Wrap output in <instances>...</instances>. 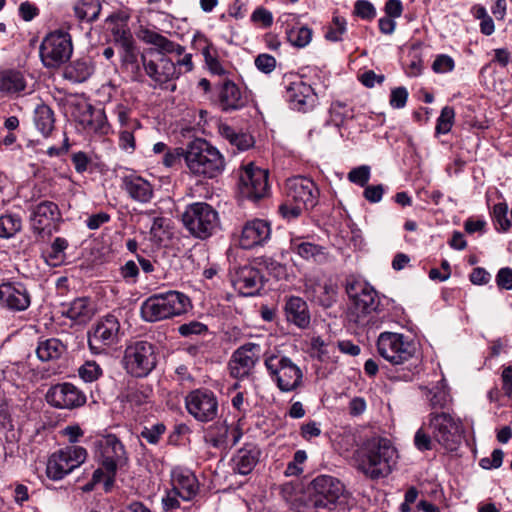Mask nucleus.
I'll return each mask as SVG.
<instances>
[{"label": "nucleus", "mask_w": 512, "mask_h": 512, "mask_svg": "<svg viewBox=\"0 0 512 512\" xmlns=\"http://www.w3.org/2000/svg\"><path fill=\"white\" fill-rule=\"evenodd\" d=\"M205 42L206 45L202 48V55L209 71L215 75H223L225 73V69L218 60L215 48L211 43H208L207 40H205Z\"/></svg>", "instance_id": "45"}, {"label": "nucleus", "mask_w": 512, "mask_h": 512, "mask_svg": "<svg viewBox=\"0 0 512 512\" xmlns=\"http://www.w3.org/2000/svg\"><path fill=\"white\" fill-rule=\"evenodd\" d=\"M397 458V449L390 439L373 436L359 450L358 470L371 480L385 478L392 472Z\"/></svg>", "instance_id": "1"}, {"label": "nucleus", "mask_w": 512, "mask_h": 512, "mask_svg": "<svg viewBox=\"0 0 512 512\" xmlns=\"http://www.w3.org/2000/svg\"><path fill=\"white\" fill-rule=\"evenodd\" d=\"M379 355L390 364L403 365L414 358L416 344L409 337L395 332H382L377 339Z\"/></svg>", "instance_id": "9"}, {"label": "nucleus", "mask_w": 512, "mask_h": 512, "mask_svg": "<svg viewBox=\"0 0 512 512\" xmlns=\"http://www.w3.org/2000/svg\"><path fill=\"white\" fill-rule=\"evenodd\" d=\"M87 455V450L77 445L67 446L54 452L47 462V477L54 481L63 479L84 463Z\"/></svg>", "instance_id": "12"}, {"label": "nucleus", "mask_w": 512, "mask_h": 512, "mask_svg": "<svg viewBox=\"0 0 512 512\" xmlns=\"http://www.w3.org/2000/svg\"><path fill=\"white\" fill-rule=\"evenodd\" d=\"M67 350V346L58 338L40 339L36 355L42 362L58 360Z\"/></svg>", "instance_id": "32"}, {"label": "nucleus", "mask_w": 512, "mask_h": 512, "mask_svg": "<svg viewBox=\"0 0 512 512\" xmlns=\"http://www.w3.org/2000/svg\"><path fill=\"white\" fill-rule=\"evenodd\" d=\"M270 237V223L266 220L254 219L243 226L239 244L243 249H252L264 245Z\"/></svg>", "instance_id": "24"}, {"label": "nucleus", "mask_w": 512, "mask_h": 512, "mask_svg": "<svg viewBox=\"0 0 512 512\" xmlns=\"http://www.w3.org/2000/svg\"><path fill=\"white\" fill-rule=\"evenodd\" d=\"M408 99V91L405 87H397L391 90L389 103L394 109L405 107Z\"/></svg>", "instance_id": "63"}, {"label": "nucleus", "mask_w": 512, "mask_h": 512, "mask_svg": "<svg viewBox=\"0 0 512 512\" xmlns=\"http://www.w3.org/2000/svg\"><path fill=\"white\" fill-rule=\"evenodd\" d=\"M207 441L215 448L229 445V426L226 422H217L207 433Z\"/></svg>", "instance_id": "42"}, {"label": "nucleus", "mask_w": 512, "mask_h": 512, "mask_svg": "<svg viewBox=\"0 0 512 512\" xmlns=\"http://www.w3.org/2000/svg\"><path fill=\"white\" fill-rule=\"evenodd\" d=\"M232 282L243 296H254L263 287V275L259 269L244 265L235 270Z\"/></svg>", "instance_id": "23"}, {"label": "nucleus", "mask_w": 512, "mask_h": 512, "mask_svg": "<svg viewBox=\"0 0 512 512\" xmlns=\"http://www.w3.org/2000/svg\"><path fill=\"white\" fill-rule=\"evenodd\" d=\"M140 312L143 320L150 323L169 319L164 292L155 293L144 300Z\"/></svg>", "instance_id": "27"}, {"label": "nucleus", "mask_w": 512, "mask_h": 512, "mask_svg": "<svg viewBox=\"0 0 512 512\" xmlns=\"http://www.w3.org/2000/svg\"><path fill=\"white\" fill-rule=\"evenodd\" d=\"M181 220L192 236L202 240L211 237L220 227L218 212L206 202L187 205Z\"/></svg>", "instance_id": "5"}, {"label": "nucleus", "mask_w": 512, "mask_h": 512, "mask_svg": "<svg viewBox=\"0 0 512 512\" xmlns=\"http://www.w3.org/2000/svg\"><path fill=\"white\" fill-rule=\"evenodd\" d=\"M313 31L307 26H293L286 29V38L288 42L297 48L306 47L312 40Z\"/></svg>", "instance_id": "39"}, {"label": "nucleus", "mask_w": 512, "mask_h": 512, "mask_svg": "<svg viewBox=\"0 0 512 512\" xmlns=\"http://www.w3.org/2000/svg\"><path fill=\"white\" fill-rule=\"evenodd\" d=\"M124 368L136 378L148 376L157 365V352L154 344L148 341H136L124 351Z\"/></svg>", "instance_id": "10"}, {"label": "nucleus", "mask_w": 512, "mask_h": 512, "mask_svg": "<svg viewBox=\"0 0 512 512\" xmlns=\"http://www.w3.org/2000/svg\"><path fill=\"white\" fill-rule=\"evenodd\" d=\"M94 72V67L88 59H77L70 62L64 69L63 76L73 83L86 81Z\"/></svg>", "instance_id": "35"}, {"label": "nucleus", "mask_w": 512, "mask_h": 512, "mask_svg": "<svg viewBox=\"0 0 512 512\" xmlns=\"http://www.w3.org/2000/svg\"><path fill=\"white\" fill-rule=\"evenodd\" d=\"M34 123L38 131L48 137L54 129L55 117L53 110L46 104L42 103L35 108Z\"/></svg>", "instance_id": "38"}, {"label": "nucleus", "mask_w": 512, "mask_h": 512, "mask_svg": "<svg viewBox=\"0 0 512 512\" xmlns=\"http://www.w3.org/2000/svg\"><path fill=\"white\" fill-rule=\"evenodd\" d=\"M0 305L12 312H22L31 305V294L21 282L0 284Z\"/></svg>", "instance_id": "22"}, {"label": "nucleus", "mask_w": 512, "mask_h": 512, "mask_svg": "<svg viewBox=\"0 0 512 512\" xmlns=\"http://www.w3.org/2000/svg\"><path fill=\"white\" fill-rule=\"evenodd\" d=\"M260 454V449L256 445L246 444L233 457L234 471L241 475H248L258 463Z\"/></svg>", "instance_id": "30"}, {"label": "nucleus", "mask_w": 512, "mask_h": 512, "mask_svg": "<svg viewBox=\"0 0 512 512\" xmlns=\"http://www.w3.org/2000/svg\"><path fill=\"white\" fill-rule=\"evenodd\" d=\"M220 135L229 141L232 146H235L239 151H245L254 145L253 137L245 132L237 131L235 128L228 124H221L219 126Z\"/></svg>", "instance_id": "36"}, {"label": "nucleus", "mask_w": 512, "mask_h": 512, "mask_svg": "<svg viewBox=\"0 0 512 512\" xmlns=\"http://www.w3.org/2000/svg\"><path fill=\"white\" fill-rule=\"evenodd\" d=\"M101 8L99 0H82L74 7V12L79 20L93 22L98 19Z\"/></svg>", "instance_id": "41"}, {"label": "nucleus", "mask_w": 512, "mask_h": 512, "mask_svg": "<svg viewBox=\"0 0 512 512\" xmlns=\"http://www.w3.org/2000/svg\"><path fill=\"white\" fill-rule=\"evenodd\" d=\"M354 9L356 15L365 20H371L376 16L373 4L367 0L356 1Z\"/></svg>", "instance_id": "61"}, {"label": "nucleus", "mask_w": 512, "mask_h": 512, "mask_svg": "<svg viewBox=\"0 0 512 512\" xmlns=\"http://www.w3.org/2000/svg\"><path fill=\"white\" fill-rule=\"evenodd\" d=\"M213 103L222 112H234L247 106L249 97L235 82L223 79L214 85Z\"/></svg>", "instance_id": "14"}, {"label": "nucleus", "mask_w": 512, "mask_h": 512, "mask_svg": "<svg viewBox=\"0 0 512 512\" xmlns=\"http://www.w3.org/2000/svg\"><path fill=\"white\" fill-rule=\"evenodd\" d=\"M121 66L134 82H144L143 66L140 65L136 43L119 49Z\"/></svg>", "instance_id": "28"}, {"label": "nucleus", "mask_w": 512, "mask_h": 512, "mask_svg": "<svg viewBox=\"0 0 512 512\" xmlns=\"http://www.w3.org/2000/svg\"><path fill=\"white\" fill-rule=\"evenodd\" d=\"M454 67V60L446 54L438 55L432 64V69L436 73L450 72Z\"/></svg>", "instance_id": "62"}, {"label": "nucleus", "mask_w": 512, "mask_h": 512, "mask_svg": "<svg viewBox=\"0 0 512 512\" xmlns=\"http://www.w3.org/2000/svg\"><path fill=\"white\" fill-rule=\"evenodd\" d=\"M173 489L181 493L185 501L192 500L199 491V482L195 474L186 468L177 467L172 471Z\"/></svg>", "instance_id": "26"}, {"label": "nucleus", "mask_w": 512, "mask_h": 512, "mask_svg": "<svg viewBox=\"0 0 512 512\" xmlns=\"http://www.w3.org/2000/svg\"><path fill=\"white\" fill-rule=\"evenodd\" d=\"M47 403L58 409H76L82 407L86 401L85 393L69 382L52 385L46 393Z\"/></svg>", "instance_id": "18"}, {"label": "nucleus", "mask_w": 512, "mask_h": 512, "mask_svg": "<svg viewBox=\"0 0 512 512\" xmlns=\"http://www.w3.org/2000/svg\"><path fill=\"white\" fill-rule=\"evenodd\" d=\"M370 179V167L366 165L359 166L357 168L352 169L348 173V180L354 184H357L361 187L367 185Z\"/></svg>", "instance_id": "57"}, {"label": "nucleus", "mask_w": 512, "mask_h": 512, "mask_svg": "<svg viewBox=\"0 0 512 512\" xmlns=\"http://www.w3.org/2000/svg\"><path fill=\"white\" fill-rule=\"evenodd\" d=\"M165 432L166 426L163 423H156L151 427H144L139 437L149 444L156 445Z\"/></svg>", "instance_id": "49"}, {"label": "nucleus", "mask_w": 512, "mask_h": 512, "mask_svg": "<svg viewBox=\"0 0 512 512\" xmlns=\"http://www.w3.org/2000/svg\"><path fill=\"white\" fill-rule=\"evenodd\" d=\"M62 313L71 320L85 323L93 316L94 308L89 298L80 297L70 302Z\"/></svg>", "instance_id": "33"}, {"label": "nucleus", "mask_w": 512, "mask_h": 512, "mask_svg": "<svg viewBox=\"0 0 512 512\" xmlns=\"http://www.w3.org/2000/svg\"><path fill=\"white\" fill-rule=\"evenodd\" d=\"M120 323L116 316L108 314L98 321L88 335V346L93 354H102L118 342Z\"/></svg>", "instance_id": "15"}, {"label": "nucleus", "mask_w": 512, "mask_h": 512, "mask_svg": "<svg viewBox=\"0 0 512 512\" xmlns=\"http://www.w3.org/2000/svg\"><path fill=\"white\" fill-rule=\"evenodd\" d=\"M292 250L305 260H313L317 263H324L328 259L325 248L311 242L300 241L299 239L291 242Z\"/></svg>", "instance_id": "34"}, {"label": "nucleus", "mask_w": 512, "mask_h": 512, "mask_svg": "<svg viewBox=\"0 0 512 512\" xmlns=\"http://www.w3.org/2000/svg\"><path fill=\"white\" fill-rule=\"evenodd\" d=\"M185 163L195 176L215 178L225 168V160L219 150L201 138L188 143L185 148Z\"/></svg>", "instance_id": "3"}, {"label": "nucleus", "mask_w": 512, "mask_h": 512, "mask_svg": "<svg viewBox=\"0 0 512 512\" xmlns=\"http://www.w3.org/2000/svg\"><path fill=\"white\" fill-rule=\"evenodd\" d=\"M507 213L508 206L506 203H497L494 205L492 211L493 219L495 224L499 226L498 229L502 231H507L511 226V222L507 217Z\"/></svg>", "instance_id": "50"}, {"label": "nucleus", "mask_w": 512, "mask_h": 512, "mask_svg": "<svg viewBox=\"0 0 512 512\" xmlns=\"http://www.w3.org/2000/svg\"><path fill=\"white\" fill-rule=\"evenodd\" d=\"M346 31V21L344 18L335 16L332 20V26L325 33L327 40L338 42L342 40V35Z\"/></svg>", "instance_id": "52"}, {"label": "nucleus", "mask_w": 512, "mask_h": 512, "mask_svg": "<svg viewBox=\"0 0 512 512\" xmlns=\"http://www.w3.org/2000/svg\"><path fill=\"white\" fill-rule=\"evenodd\" d=\"M260 352V345L251 342L237 348L228 363L231 377L244 379L250 376L260 359Z\"/></svg>", "instance_id": "17"}, {"label": "nucleus", "mask_w": 512, "mask_h": 512, "mask_svg": "<svg viewBox=\"0 0 512 512\" xmlns=\"http://www.w3.org/2000/svg\"><path fill=\"white\" fill-rule=\"evenodd\" d=\"M125 397L127 402L131 405L141 406L147 402L149 398V390L144 386L129 387Z\"/></svg>", "instance_id": "53"}, {"label": "nucleus", "mask_w": 512, "mask_h": 512, "mask_svg": "<svg viewBox=\"0 0 512 512\" xmlns=\"http://www.w3.org/2000/svg\"><path fill=\"white\" fill-rule=\"evenodd\" d=\"M26 81L20 71L4 70L0 72V92L5 94H16L23 91Z\"/></svg>", "instance_id": "37"}, {"label": "nucleus", "mask_w": 512, "mask_h": 512, "mask_svg": "<svg viewBox=\"0 0 512 512\" xmlns=\"http://www.w3.org/2000/svg\"><path fill=\"white\" fill-rule=\"evenodd\" d=\"M112 35L114 37L115 45L119 49L136 43L130 29L126 26H117L113 28Z\"/></svg>", "instance_id": "51"}, {"label": "nucleus", "mask_w": 512, "mask_h": 512, "mask_svg": "<svg viewBox=\"0 0 512 512\" xmlns=\"http://www.w3.org/2000/svg\"><path fill=\"white\" fill-rule=\"evenodd\" d=\"M122 279L128 284H135L138 281L139 267L133 260H128L119 268Z\"/></svg>", "instance_id": "56"}, {"label": "nucleus", "mask_w": 512, "mask_h": 512, "mask_svg": "<svg viewBox=\"0 0 512 512\" xmlns=\"http://www.w3.org/2000/svg\"><path fill=\"white\" fill-rule=\"evenodd\" d=\"M304 210H306L305 207H301V205L294 203L293 201H289L287 197L285 202L278 208L279 214L287 220L298 218Z\"/></svg>", "instance_id": "55"}, {"label": "nucleus", "mask_w": 512, "mask_h": 512, "mask_svg": "<svg viewBox=\"0 0 512 512\" xmlns=\"http://www.w3.org/2000/svg\"><path fill=\"white\" fill-rule=\"evenodd\" d=\"M429 405L432 410H443L447 408L451 402L449 392L443 387H433L428 394Z\"/></svg>", "instance_id": "44"}, {"label": "nucleus", "mask_w": 512, "mask_h": 512, "mask_svg": "<svg viewBox=\"0 0 512 512\" xmlns=\"http://www.w3.org/2000/svg\"><path fill=\"white\" fill-rule=\"evenodd\" d=\"M285 193L289 201L305 207L306 210L314 208L318 203L319 190L316 184L311 179L303 176L287 179Z\"/></svg>", "instance_id": "19"}, {"label": "nucleus", "mask_w": 512, "mask_h": 512, "mask_svg": "<svg viewBox=\"0 0 512 512\" xmlns=\"http://www.w3.org/2000/svg\"><path fill=\"white\" fill-rule=\"evenodd\" d=\"M185 407L195 420L207 423L218 416V399L215 393L206 388L192 390L185 397Z\"/></svg>", "instance_id": "13"}, {"label": "nucleus", "mask_w": 512, "mask_h": 512, "mask_svg": "<svg viewBox=\"0 0 512 512\" xmlns=\"http://www.w3.org/2000/svg\"><path fill=\"white\" fill-rule=\"evenodd\" d=\"M281 86L283 87V97L291 109L305 113L315 106L317 96L313 88L305 83L300 75L284 74Z\"/></svg>", "instance_id": "11"}, {"label": "nucleus", "mask_w": 512, "mask_h": 512, "mask_svg": "<svg viewBox=\"0 0 512 512\" xmlns=\"http://www.w3.org/2000/svg\"><path fill=\"white\" fill-rule=\"evenodd\" d=\"M425 427H427L426 423L416 431L414 436V445L422 452L432 449L433 438L431 433L428 430H425Z\"/></svg>", "instance_id": "54"}, {"label": "nucleus", "mask_w": 512, "mask_h": 512, "mask_svg": "<svg viewBox=\"0 0 512 512\" xmlns=\"http://www.w3.org/2000/svg\"><path fill=\"white\" fill-rule=\"evenodd\" d=\"M140 59L144 75H147L159 86L178 78L180 74V72L177 71L176 64L164 55H160L156 59H148L146 55L142 54Z\"/></svg>", "instance_id": "21"}, {"label": "nucleus", "mask_w": 512, "mask_h": 512, "mask_svg": "<svg viewBox=\"0 0 512 512\" xmlns=\"http://www.w3.org/2000/svg\"><path fill=\"white\" fill-rule=\"evenodd\" d=\"M166 310L169 319L186 314L192 309V302L188 295L176 290L164 292Z\"/></svg>", "instance_id": "31"}, {"label": "nucleus", "mask_w": 512, "mask_h": 512, "mask_svg": "<svg viewBox=\"0 0 512 512\" xmlns=\"http://www.w3.org/2000/svg\"><path fill=\"white\" fill-rule=\"evenodd\" d=\"M503 457L504 453L501 449H494L490 457L480 459L479 465L486 470L496 469L502 465Z\"/></svg>", "instance_id": "59"}, {"label": "nucleus", "mask_w": 512, "mask_h": 512, "mask_svg": "<svg viewBox=\"0 0 512 512\" xmlns=\"http://www.w3.org/2000/svg\"><path fill=\"white\" fill-rule=\"evenodd\" d=\"M121 188L134 201L148 203L153 198V186L146 179L135 174H129L122 178Z\"/></svg>", "instance_id": "25"}, {"label": "nucleus", "mask_w": 512, "mask_h": 512, "mask_svg": "<svg viewBox=\"0 0 512 512\" xmlns=\"http://www.w3.org/2000/svg\"><path fill=\"white\" fill-rule=\"evenodd\" d=\"M207 331V325L199 321H191L189 323L181 324L178 327V333L183 337H188L191 335H201Z\"/></svg>", "instance_id": "58"}, {"label": "nucleus", "mask_w": 512, "mask_h": 512, "mask_svg": "<svg viewBox=\"0 0 512 512\" xmlns=\"http://www.w3.org/2000/svg\"><path fill=\"white\" fill-rule=\"evenodd\" d=\"M255 66L259 71L269 74L276 67V59L270 54L262 53L255 58Z\"/></svg>", "instance_id": "60"}, {"label": "nucleus", "mask_w": 512, "mask_h": 512, "mask_svg": "<svg viewBox=\"0 0 512 512\" xmlns=\"http://www.w3.org/2000/svg\"><path fill=\"white\" fill-rule=\"evenodd\" d=\"M346 293L351 300L349 320L359 327L369 326L379 299L376 290L367 282L350 277L346 280Z\"/></svg>", "instance_id": "4"}, {"label": "nucleus", "mask_w": 512, "mask_h": 512, "mask_svg": "<svg viewBox=\"0 0 512 512\" xmlns=\"http://www.w3.org/2000/svg\"><path fill=\"white\" fill-rule=\"evenodd\" d=\"M73 43L69 32L62 29L48 33L39 47V55L46 68H58L72 56Z\"/></svg>", "instance_id": "8"}, {"label": "nucleus", "mask_w": 512, "mask_h": 512, "mask_svg": "<svg viewBox=\"0 0 512 512\" xmlns=\"http://www.w3.org/2000/svg\"><path fill=\"white\" fill-rule=\"evenodd\" d=\"M427 429L439 445L449 451L457 449L462 438V422L445 411H432L427 416Z\"/></svg>", "instance_id": "6"}, {"label": "nucleus", "mask_w": 512, "mask_h": 512, "mask_svg": "<svg viewBox=\"0 0 512 512\" xmlns=\"http://www.w3.org/2000/svg\"><path fill=\"white\" fill-rule=\"evenodd\" d=\"M141 126L138 120H133V125L129 128H124L119 133V147L128 152L133 153L136 149V141L133 130Z\"/></svg>", "instance_id": "47"}, {"label": "nucleus", "mask_w": 512, "mask_h": 512, "mask_svg": "<svg viewBox=\"0 0 512 512\" xmlns=\"http://www.w3.org/2000/svg\"><path fill=\"white\" fill-rule=\"evenodd\" d=\"M263 362L271 381L281 392H296L304 387L303 368L283 351L265 352Z\"/></svg>", "instance_id": "2"}, {"label": "nucleus", "mask_w": 512, "mask_h": 512, "mask_svg": "<svg viewBox=\"0 0 512 512\" xmlns=\"http://www.w3.org/2000/svg\"><path fill=\"white\" fill-rule=\"evenodd\" d=\"M60 221H62L60 209L52 201H42L31 210V228L39 236H42L46 231L51 235V227Z\"/></svg>", "instance_id": "20"}, {"label": "nucleus", "mask_w": 512, "mask_h": 512, "mask_svg": "<svg viewBox=\"0 0 512 512\" xmlns=\"http://www.w3.org/2000/svg\"><path fill=\"white\" fill-rule=\"evenodd\" d=\"M455 110L451 106L442 108L439 117L437 118L435 131L436 134H447L451 131L454 124Z\"/></svg>", "instance_id": "46"}, {"label": "nucleus", "mask_w": 512, "mask_h": 512, "mask_svg": "<svg viewBox=\"0 0 512 512\" xmlns=\"http://www.w3.org/2000/svg\"><path fill=\"white\" fill-rule=\"evenodd\" d=\"M22 220L19 215L5 214L0 216V238L8 239L21 230Z\"/></svg>", "instance_id": "43"}, {"label": "nucleus", "mask_w": 512, "mask_h": 512, "mask_svg": "<svg viewBox=\"0 0 512 512\" xmlns=\"http://www.w3.org/2000/svg\"><path fill=\"white\" fill-rule=\"evenodd\" d=\"M238 187L243 198L261 199L268 192V171L249 163L240 173Z\"/></svg>", "instance_id": "16"}, {"label": "nucleus", "mask_w": 512, "mask_h": 512, "mask_svg": "<svg viewBox=\"0 0 512 512\" xmlns=\"http://www.w3.org/2000/svg\"><path fill=\"white\" fill-rule=\"evenodd\" d=\"M285 314L288 322L301 329L310 324V313L307 303L300 297L292 296L285 304Z\"/></svg>", "instance_id": "29"}, {"label": "nucleus", "mask_w": 512, "mask_h": 512, "mask_svg": "<svg viewBox=\"0 0 512 512\" xmlns=\"http://www.w3.org/2000/svg\"><path fill=\"white\" fill-rule=\"evenodd\" d=\"M313 299L323 307H331L336 301V289L331 283H317L314 285Z\"/></svg>", "instance_id": "40"}, {"label": "nucleus", "mask_w": 512, "mask_h": 512, "mask_svg": "<svg viewBox=\"0 0 512 512\" xmlns=\"http://www.w3.org/2000/svg\"><path fill=\"white\" fill-rule=\"evenodd\" d=\"M100 465L106 470L104 491H111L117 470L125 466L128 456L123 443L114 435L108 434L98 440Z\"/></svg>", "instance_id": "7"}, {"label": "nucleus", "mask_w": 512, "mask_h": 512, "mask_svg": "<svg viewBox=\"0 0 512 512\" xmlns=\"http://www.w3.org/2000/svg\"><path fill=\"white\" fill-rule=\"evenodd\" d=\"M496 284L501 290H512V268L503 267L496 274Z\"/></svg>", "instance_id": "64"}, {"label": "nucleus", "mask_w": 512, "mask_h": 512, "mask_svg": "<svg viewBox=\"0 0 512 512\" xmlns=\"http://www.w3.org/2000/svg\"><path fill=\"white\" fill-rule=\"evenodd\" d=\"M78 375L84 382L91 383L103 375V369L96 361L87 360L79 367Z\"/></svg>", "instance_id": "48"}]
</instances>
